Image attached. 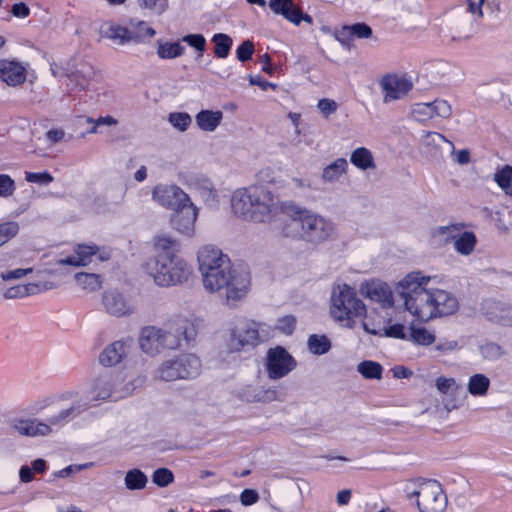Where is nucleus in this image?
<instances>
[{
	"instance_id": "nucleus-53",
	"label": "nucleus",
	"mask_w": 512,
	"mask_h": 512,
	"mask_svg": "<svg viewBox=\"0 0 512 512\" xmlns=\"http://www.w3.org/2000/svg\"><path fill=\"white\" fill-rule=\"evenodd\" d=\"M433 117H441L447 119L452 114L450 104L445 100H435L432 102Z\"/></svg>"
},
{
	"instance_id": "nucleus-35",
	"label": "nucleus",
	"mask_w": 512,
	"mask_h": 512,
	"mask_svg": "<svg viewBox=\"0 0 512 512\" xmlns=\"http://www.w3.org/2000/svg\"><path fill=\"white\" fill-rule=\"evenodd\" d=\"M76 284L88 292L99 290L102 286V279L96 273H77L75 275Z\"/></svg>"
},
{
	"instance_id": "nucleus-11",
	"label": "nucleus",
	"mask_w": 512,
	"mask_h": 512,
	"mask_svg": "<svg viewBox=\"0 0 512 512\" xmlns=\"http://www.w3.org/2000/svg\"><path fill=\"white\" fill-rule=\"evenodd\" d=\"M273 334L274 329L269 324L252 320L243 321L232 330L230 346L235 350L245 346H256L272 338Z\"/></svg>"
},
{
	"instance_id": "nucleus-31",
	"label": "nucleus",
	"mask_w": 512,
	"mask_h": 512,
	"mask_svg": "<svg viewBox=\"0 0 512 512\" xmlns=\"http://www.w3.org/2000/svg\"><path fill=\"white\" fill-rule=\"evenodd\" d=\"M490 384V379L486 375L476 373L468 378L467 391L474 397H484L489 391Z\"/></svg>"
},
{
	"instance_id": "nucleus-30",
	"label": "nucleus",
	"mask_w": 512,
	"mask_h": 512,
	"mask_svg": "<svg viewBox=\"0 0 512 512\" xmlns=\"http://www.w3.org/2000/svg\"><path fill=\"white\" fill-rule=\"evenodd\" d=\"M47 289L38 283L18 284L7 288L3 292L5 299H18L29 295H35Z\"/></svg>"
},
{
	"instance_id": "nucleus-23",
	"label": "nucleus",
	"mask_w": 512,
	"mask_h": 512,
	"mask_svg": "<svg viewBox=\"0 0 512 512\" xmlns=\"http://www.w3.org/2000/svg\"><path fill=\"white\" fill-rule=\"evenodd\" d=\"M0 79L9 86H17L26 80V67L13 60L0 61Z\"/></svg>"
},
{
	"instance_id": "nucleus-60",
	"label": "nucleus",
	"mask_w": 512,
	"mask_h": 512,
	"mask_svg": "<svg viewBox=\"0 0 512 512\" xmlns=\"http://www.w3.org/2000/svg\"><path fill=\"white\" fill-rule=\"evenodd\" d=\"M26 180L31 183H50L53 180V177L47 173H26Z\"/></svg>"
},
{
	"instance_id": "nucleus-51",
	"label": "nucleus",
	"mask_w": 512,
	"mask_h": 512,
	"mask_svg": "<svg viewBox=\"0 0 512 512\" xmlns=\"http://www.w3.org/2000/svg\"><path fill=\"white\" fill-rule=\"evenodd\" d=\"M140 7L148 9L155 15H161L168 8V0H141Z\"/></svg>"
},
{
	"instance_id": "nucleus-47",
	"label": "nucleus",
	"mask_w": 512,
	"mask_h": 512,
	"mask_svg": "<svg viewBox=\"0 0 512 512\" xmlns=\"http://www.w3.org/2000/svg\"><path fill=\"white\" fill-rule=\"evenodd\" d=\"M152 481L158 487H167L174 481V475L168 468H158L153 472Z\"/></svg>"
},
{
	"instance_id": "nucleus-37",
	"label": "nucleus",
	"mask_w": 512,
	"mask_h": 512,
	"mask_svg": "<svg viewBox=\"0 0 512 512\" xmlns=\"http://www.w3.org/2000/svg\"><path fill=\"white\" fill-rule=\"evenodd\" d=\"M185 47L179 42H164L158 45L157 54L161 59H175L184 54Z\"/></svg>"
},
{
	"instance_id": "nucleus-58",
	"label": "nucleus",
	"mask_w": 512,
	"mask_h": 512,
	"mask_svg": "<svg viewBox=\"0 0 512 512\" xmlns=\"http://www.w3.org/2000/svg\"><path fill=\"white\" fill-rule=\"evenodd\" d=\"M73 411V407L61 409L48 417L47 424H49L50 427L51 425H60L72 415Z\"/></svg>"
},
{
	"instance_id": "nucleus-33",
	"label": "nucleus",
	"mask_w": 512,
	"mask_h": 512,
	"mask_svg": "<svg viewBox=\"0 0 512 512\" xmlns=\"http://www.w3.org/2000/svg\"><path fill=\"white\" fill-rule=\"evenodd\" d=\"M348 162L345 158H337L327 165L322 172L321 178L326 183H333L347 172Z\"/></svg>"
},
{
	"instance_id": "nucleus-54",
	"label": "nucleus",
	"mask_w": 512,
	"mask_h": 512,
	"mask_svg": "<svg viewBox=\"0 0 512 512\" xmlns=\"http://www.w3.org/2000/svg\"><path fill=\"white\" fill-rule=\"evenodd\" d=\"M317 109L324 118H328L337 111L338 103L333 99L323 98L318 101Z\"/></svg>"
},
{
	"instance_id": "nucleus-27",
	"label": "nucleus",
	"mask_w": 512,
	"mask_h": 512,
	"mask_svg": "<svg viewBox=\"0 0 512 512\" xmlns=\"http://www.w3.org/2000/svg\"><path fill=\"white\" fill-rule=\"evenodd\" d=\"M95 75L94 68L87 63L80 64L75 71L68 75L67 86L71 90L86 89Z\"/></svg>"
},
{
	"instance_id": "nucleus-15",
	"label": "nucleus",
	"mask_w": 512,
	"mask_h": 512,
	"mask_svg": "<svg viewBox=\"0 0 512 512\" xmlns=\"http://www.w3.org/2000/svg\"><path fill=\"white\" fill-rule=\"evenodd\" d=\"M379 85L383 94L384 103H391L403 99L413 87V83L409 79L396 74L383 76Z\"/></svg>"
},
{
	"instance_id": "nucleus-4",
	"label": "nucleus",
	"mask_w": 512,
	"mask_h": 512,
	"mask_svg": "<svg viewBox=\"0 0 512 512\" xmlns=\"http://www.w3.org/2000/svg\"><path fill=\"white\" fill-rule=\"evenodd\" d=\"M174 333L156 326H147L141 330L139 346L141 350L151 356L163 352L165 349H174L180 345L179 337L182 336L187 342L192 341L196 336L194 325L184 318H177L173 321Z\"/></svg>"
},
{
	"instance_id": "nucleus-43",
	"label": "nucleus",
	"mask_w": 512,
	"mask_h": 512,
	"mask_svg": "<svg viewBox=\"0 0 512 512\" xmlns=\"http://www.w3.org/2000/svg\"><path fill=\"white\" fill-rule=\"evenodd\" d=\"M423 144L426 147L436 149V150L440 149L442 144H447L451 149V153H454V144L451 141H449L448 139H446L445 136H443L442 134H440L438 132H433V131L426 132L424 134Z\"/></svg>"
},
{
	"instance_id": "nucleus-12",
	"label": "nucleus",
	"mask_w": 512,
	"mask_h": 512,
	"mask_svg": "<svg viewBox=\"0 0 512 512\" xmlns=\"http://www.w3.org/2000/svg\"><path fill=\"white\" fill-rule=\"evenodd\" d=\"M99 32L102 37L110 39L119 45L129 42L141 43L152 39L156 35V31L152 27H146L145 32H135L112 21L104 22L100 26Z\"/></svg>"
},
{
	"instance_id": "nucleus-46",
	"label": "nucleus",
	"mask_w": 512,
	"mask_h": 512,
	"mask_svg": "<svg viewBox=\"0 0 512 512\" xmlns=\"http://www.w3.org/2000/svg\"><path fill=\"white\" fill-rule=\"evenodd\" d=\"M169 123L181 132L186 131L192 123V118L185 112H174L168 116Z\"/></svg>"
},
{
	"instance_id": "nucleus-63",
	"label": "nucleus",
	"mask_w": 512,
	"mask_h": 512,
	"mask_svg": "<svg viewBox=\"0 0 512 512\" xmlns=\"http://www.w3.org/2000/svg\"><path fill=\"white\" fill-rule=\"evenodd\" d=\"M258 498L257 492L251 489H245L240 495L241 503L246 506L256 503Z\"/></svg>"
},
{
	"instance_id": "nucleus-3",
	"label": "nucleus",
	"mask_w": 512,
	"mask_h": 512,
	"mask_svg": "<svg viewBox=\"0 0 512 512\" xmlns=\"http://www.w3.org/2000/svg\"><path fill=\"white\" fill-rule=\"evenodd\" d=\"M429 280L430 277L422 275L421 272H411L397 286L398 293L404 301L405 310L423 322L434 318L432 289L425 287Z\"/></svg>"
},
{
	"instance_id": "nucleus-10",
	"label": "nucleus",
	"mask_w": 512,
	"mask_h": 512,
	"mask_svg": "<svg viewBox=\"0 0 512 512\" xmlns=\"http://www.w3.org/2000/svg\"><path fill=\"white\" fill-rule=\"evenodd\" d=\"M123 377L120 373L105 372L97 376L88 390L89 402L97 404L99 401H116L130 394L134 387L127 384L121 387Z\"/></svg>"
},
{
	"instance_id": "nucleus-9",
	"label": "nucleus",
	"mask_w": 512,
	"mask_h": 512,
	"mask_svg": "<svg viewBox=\"0 0 512 512\" xmlns=\"http://www.w3.org/2000/svg\"><path fill=\"white\" fill-rule=\"evenodd\" d=\"M200 372V359L195 354L187 353L163 361L155 372V378L166 382L188 380L197 377Z\"/></svg>"
},
{
	"instance_id": "nucleus-20",
	"label": "nucleus",
	"mask_w": 512,
	"mask_h": 512,
	"mask_svg": "<svg viewBox=\"0 0 512 512\" xmlns=\"http://www.w3.org/2000/svg\"><path fill=\"white\" fill-rule=\"evenodd\" d=\"M435 387L441 395L449 397L444 401V408L447 412L460 407L462 401L457 395L461 391V386L454 378L439 376L435 380Z\"/></svg>"
},
{
	"instance_id": "nucleus-38",
	"label": "nucleus",
	"mask_w": 512,
	"mask_h": 512,
	"mask_svg": "<svg viewBox=\"0 0 512 512\" xmlns=\"http://www.w3.org/2000/svg\"><path fill=\"white\" fill-rule=\"evenodd\" d=\"M214 43V54L218 58H226L232 47V38L224 33H217L212 37Z\"/></svg>"
},
{
	"instance_id": "nucleus-16",
	"label": "nucleus",
	"mask_w": 512,
	"mask_h": 512,
	"mask_svg": "<svg viewBox=\"0 0 512 512\" xmlns=\"http://www.w3.org/2000/svg\"><path fill=\"white\" fill-rule=\"evenodd\" d=\"M174 212L170 219L173 229L184 236H194L199 209L191 201L187 207L180 208Z\"/></svg>"
},
{
	"instance_id": "nucleus-41",
	"label": "nucleus",
	"mask_w": 512,
	"mask_h": 512,
	"mask_svg": "<svg viewBox=\"0 0 512 512\" xmlns=\"http://www.w3.org/2000/svg\"><path fill=\"white\" fill-rule=\"evenodd\" d=\"M307 344L309 351L315 355L325 354L331 347V343L325 335H311Z\"/></svg>"
},
{
	"instance_id": "nucleus-57",
	"label": "nucleus",
	"mask_w": 512,
	"mask_h": 512,
	"mask_svg": "<svg viewBox=\"0 0 512 512\" xmlns=\"http://www.w3.org/2000/svg\"><path fill=\"white\" fill-rule=\"evenodd\" d=\"M254 53V43L250 40H245L242 44L237 48L236 54L237 58L241 62H246L251 59Z\"/></svg>"
},
{
	"instance_id": "nucleus-7",
	"label": "nucleus",
	"mask_w": 512,
	"mask_h": 512,
	"mask_svg": "<svg viewBox=\"0 0 512 512\" xmlns=\"http://www.w3.org/2000/svg\"><path fill=\"white\" fill-rule=\"evenodd\" d=\"M367 309L356 295L355 290L347 284L337 285L332 290L330 314L344 327L353 328L356 319H363Z\"/></svg>"
},
{
	"instance_id": "nucleus-17",
	"label": "nucleus",
	"mask_w": 512,
	"mask_h": 512,
	"mask_svg": "<svg viewBox=\"0 0 512 512\" xmlns=\"http://www.w3.org/2000/svg\"><path fill=\"white\" fill-rule=\"evenodd\" d=\"M97 256L100 261L109 259L106 253H100V248L95 245L78 244L74 248V253L58 261L60 265H71L74 267L86 266L92 262L93 257Z\"/></svg>"
},
{
	"instance_id": "nucleus-44",
	"label": "nucleus",
	"mask_w": 512,
	"mask_h": 512,
	"mask_svg": "<svg viewBox=\"0 0 512 512\" xmlns=\"http://www.w3.org/2000/svg\"><path fill=\"white\" fill-rule=\"evenodd\" d=\"M411 115L418 122H425L434 118L432 102L413 104L411 106Z\"/></svg>"
},
{
	"instance_id": "nucleus-56",
	"label": "nucleus",
	"mask_w": 512,
	"mask_h": 512,
	"mask_svg": "<svg viewBox=\"0 0 512 512\" xmlns=\"http://www.w3.org/2000/svg\"><path fill=\"white\" fill-rule=\"evenodd\" d=\"M296 326V319L292 315H286L278 319L276 329L280 332L290 335L293 333Z\"/></svg>"
},
{
	"instance_id": "nucleus-8",
	"label": "nucleus",
	"mask_w": 512,
	"mask_h": 512,
	"mask_svg": "<svg viewBox=\"0 0 512 512\" xmlns=\"http://www.w3.org/2000/svg\"><path fill=\"white\" fill-rule=\"evenodd\" d=\"M405 490L408 499L417 498V507L420 512H444L446 510L447 496L437 480L410 481Z\"/></svg>"
},
{
	"instance_id": "nucleus-25",
	"label": "nucleus",
	"mask_w": 512,
	"mask_h": 512,
	"mask_svg": "<svg viewBox=\"0 0 512 512\" xmlns=\"http://www.w3.org/2000/svg\"><path fill=\"white\" fill-rule=\"evenodd\" d=\"M457 230L455 225L442 226L437 229V232L441 235H447L448 237L454 238V247L457 252L462 255H469L475 247L476 237L472 232H464L456 237L452 232Z\"/></svg>"
},
{
	"instance_id": "nucleus-14",
	"label": "nucleus",
	"mask_w": 512,
	"mask_h": 512,
	"mask_svg": "<svg viewBox=\"0 0 512 512\" xmlns=\"http://www.w3.org/2000/svg\"><path fill=\"white\" fill-rule=\"evenodd\" d=\"M265 367L268 377L277 380L288 375L296 367V361L285 348L277 346L268 350Z\"/></svg>"
},
{
	"instance_id": "nucleus-59",
	"label": "nucleus",
	"mask_w": 512,
	"mask_h": 512,
	"mask_svg": "<svg viewBox=\"0 0 512 512\" xmlns=\"http://www.w3.org/2000/svg\"><path fill=\"white\" fill-rule=\"evenodd\" d=\"M32 271H33L32 268H25V269L18 268V269H15L13 271H8V272L2 273L0 277L4 281H9V280H13V279H20V278H23L26 275L32 273Z\"/></svg>"
},
{
	"instance_id": "nucleus-34",
	"label": "nucleus",
	"mask_w": 512,
	"mask_h": 512,
	"mask_svg": "<svg viewBox=\"0 0 512 512\" xmlns=\"http://www.w3.org/2000/svg\"><path fill=\"white\" fill-rule=\"evenodd\" d=\"M194 188L199 193L201 198L206 203H213L217 201V191L213 183L205 177H200L193 183Z\"/></svg>"
},
{
	"instance_id": "nucleus-28",
	"label": "nucleus",
	"mask_w": 512,
	"mask_h": 512,
	"mask_svg": "<svg viewBox=\"0 0 512 512\" xmlns=\"http://www.w3.org/2000/svg\"><path fill=\"white\" fill-rule=\"evenodd\" d=\"M126 354L125 344L122 341H115L107 346L99 356V362L103 366L118 364Z\"/></svg>"
},
{
	"instance_id": "nucleus-52",
	"label": "nucleus",
	"mask_w": 512,
	"mask_h": 512,
	"mask_svg": "<svg viewBox=\"0 0 512 512\" xmlns=\"http://www.w3.org/2000/svg\"><path fill=\"white\" fill-rule=\"evenodd\" d=\"M15 190L14 180L7 174H0V197L8 198L14 194Z\"/></svg>"
},
{
	"instance_id": "nucleus-26",
	"label": "nucleus",
	"mask_w": 512,
	"mask_h": 512,
	"mask_svg": "<svg viewBox=\"0 0 512 512\" xmlns=\"http://www.w3.org/2000/svg\"><path fill=\"white\" fill-rule=\"evenodd\" d=\"M371 36L372 29L365 23L345 25L336 34L337 40L345 46H350L356 39H368Z\"/></svg>"
},
{
	"instance_id": "nucleus-61",
	"label": "nucleus",
	"mask_w": 512,
	"mask_h": 512,
	"mask_svg": "<svg viewBox=\"0 0 512 512\" xmlns=\"http://www.w3.org/2000/svg\"><path fill=\"white\" fill-rule=\"evenodd\" d=\"M385 335L388 337L404 339L405 327L402 324H394L385 329Z\"/></svg>"
},
{
	"instance_id": "nucleus-5",
	"label": "nucleus",
	"mask_w": 512,
	"mask_h": 512,
	"mask_svg": "<svg viewBox=\"0 0 512 512\" xmlns=\"http://www.w3.org/2000/svg\"><path fill=\"white\" fill-rule=\"evenodd\" d=\"M145 271L160 287H171L186 283L191 277V266L174 253L157 254L145 264Z\"/></svg>"
},
{
	"instance_id": "nucleus-64",
	"label": "nucleus",
	"mask_w": 512,
	"mask_h": 512,
	"mask_svg": "<svg viewBox=\"0 0 512 512\" xmlns=\"http://www.w3.org/2000/svg\"><path fill=\"white\" fill-rule=\"evenodd\" d=\"M11 13L17 18H26L30 14V9L25 3L20 2L12 6Z\"/></svg>"
},
{
	"instance_id": "nucleus-48",
	"label": "nucleus",
	"mask_w": 512,
	"mask_h": 512,
	"mask_svg": "<svg viewBox=\"0 0 512 512\" xmlns=\"http://www.w3.org/2000/svg\"><path fill=\"white\" fill-rule=\"evenodd\" d=\"M481 355L488 361L498 360L503 354L504 351L500 345L496 343H485L480 347Z\"/></svg>"
},
{
	"instance_id": "nucleus-62",
	"label": "nucleus",
	"mask_w": 512,
	"mask_h": 512,
	"mask_svg": "<svg viewBox=\"0 0 512 512\" xmlns=\"http://www.w3.org/2000/svg\"><path fill=\"white\" fill-rule=\"evenodd\" d=\"M66 133L62 128L51 129L46 132V138L51 144L65 140Z\"/></svg>"
},
{
	"instance_id": "nucleus-39",
	"label": "nucleus",
	"mask_w": 512,
	"mask_h": 512,
	"mask_svg": "<svg viewBox=\"0 0 512 512\" xmlns=\"http://www.w3.org/2000/svg\"><path fill=\"white\" fill-rule=\"evenodd\" d=\"M494 181L505 192L512 196V166L505 165L494 174Z\"/></svg>"
},
{
	"instance_id": "nucleus-6",
	"label": "nucleus",
	"mask_w": 512,
	"mask_h": 512,
	"mask_svg": "<svg viewBox=\"0 0 512 512\" xmlns=\"http://www.w3.org/2000/svg\"><path fill=\"white\" fill-rule=\"evenodd\" d=\"M283 209L293 223L298 222L301 225V235L305 240L319 243L333 236L334 224L323 216L303 209L291 201L284 202Z\"/></svg>"
},
{
	"instance_id": "nucleus-45",
	"label": "nucleus",
	"mask_w": 512,
	"mask_h": 512,
	"mask_svg": "<svg viewBox=\"0 0 512 512\" xmlns=\"http://www.w3.org/2000/svg\"><path fill=\"white\" fill-rule=\"evenodd\" d=\"M20 227L17 222L7 221L0 223V247L9 242L19 233Z\"/></svg>"
},
{
	"instance_id": "nucleus-55",
	"label": "nucleus",
	"mask_w": 512,
	"mask_h": 512,
	"mask_svg": "<svg viewBox=\"0 0 512 512\" xmlns=\"http://www.w3.org/2000/svg\"><path fill=\"white\" fill-rule=\"evenodd\" d=\"M182 41L195 48L200 53L205 51L206 39L202 34H188L182 38Z\"/></svg>"
},
{
	"instance_id": "nucleus-1",
	"label": "nucleus",
	"mask_w": 512,
	"mask_h": 512,
	"mask_svg": "<svg viewBox=\"0 0 512 512\" xmlns=\"http://www.w3.org/2000/svg\"><path fill=\"white\" fill-rule=\"evenodd\" d=\"M231 209L235 216L255 222L269 223L279 213L285 214L283 203L265 185L255 184L236 189L231 195Z\"/></svg>"
},
{
	"instance_id": "nucleus-50",
	"label": "nucleus",
	"mask_w": 512,
	"mask_h": 512,
	"mask_svg": "<svg viewBox=\"0 0 512 512\" xmlns=\"http://www.w3.org/2000/svg\"><path fill=\"white\" fill-rule=\"evenodd\" d=\"M52 432L49 424L37 419H29V437L46 436Z\"/></svg>"
},
{
	"instance_id": "nucleus-32",
	"label": "nucleus",
	"mask_w": 512,
	"mask_h": 512,
	"mask_svg": "<svg viewBox=\"0 0 512 512\" xmlns=\"http://www.w3.org/2000/svg\"><path fill=\"white\" fill-rule=\"evenodd\" d=\"M350 162L363 171L376 168L373 154L366 147L356 148L350 155Z\"/></svg>"
},
{
	"instance_id": "nucleus-18",
	"label": "nucleus",
	"mask_w": 512,
	"mask_h": 512,
	"mask_svg": "<svg viewBox=\"0 0 512 512\" xmlns=\"http://www.w3.org/2000/svg\"><path fill=\"white\" fill-rule=\"evenodd\" d=\"M197 259L201 275L210 271H216L224 265L231 263L227 255L223 254L220 249L210 245L204 246L198 251Z\"/></svg>"
},
{
	"instance_id": "nucleus-40",
	"label": "nucleus",
	"mask_w": 512,
	"mask_h": 512,
	"mask_svg": "<svg viewBox=\"0 0 512 512\" xmlns=\"http://www.w3.org/2000/svg\"><path fill=\"white\" fill-rule=\"evenodd\" d=\"M147 481V476L139 469L129 470L124 478L125 486L129 490L143 489Z\"/></svg>"
},
{
	"instance_id": "nucleus-13",
	"label": "nucleus",
	"mask_w": 512,
	"mask_h": 512,
	"mask_svg": "<svg viewBox=\"0 0 512 512\" xmlns=\"http://www.w3.org/2000/svg\"><path fill=\"white\" fill-rule=\"evenodd\" d=\"M152 199L168 210H179L191 202L189 195L175 184H157L152 190Z\"/></svg>"
},
{
	"instance_id": "nucleus-29",
	"label": "nucleus",
	"mask_w": 512,
	"mask_h": 512,
	"mask_svg": "<svg viewBox=\"0 0 512 512\" xmlns=\"http://www.w3.org/2000/svg\"><path fill=\"white\" fill-rule=\"evenodd\" d=\"M223 113L219 110H202L196 114L195 120L202 131L213 132L221 124Z\"/></svg>"
},
{
	"instance_id": "nucleus-24",
	"label": "nucleus",
	"mask_w": 512,
	"mask_h": 512,
	"mask_svg": "<svg viewBox=\"0 0 512 512\" xmlns=\"http://www.w3.org/2000/svg\"><path fill=\"white\" fill-rule=\"evenodd\" d=\"M432 304H434V318L451 315L458 309L457 299L442 289H432Z\"/></svg>"
},
{
	"instance_id": "nucleus-19",
	"label": "nucleus",
	"mask_w": 512,
	"mask_h": 512,
	"mask_svg": "<svg viewBox=\"0 0 512 512\" xmlns=\"http://www.w3.org/2000/svg\"><path fill=\"white\" fill-rule=\"evenodd\" d=\"M361 294L373 302L380 304L382 308H391L394 305L393 291L390 286L382 281H370L361 286Z\"/></svg>"
},
{
	"instance_id": "nucleus-36",
	"label": "nucleus",
	"mask_w": 512,
	"mask_h": 512,
	"mask_svg": "<svg viewBox=\"0 0 512 512\" xmlns=\"http://www.w3.org/2000/svg\"><path fill=\"white\" fill-rule=\"evenodd\" d=\"M357 371L365 379L380 380L382 378L383 367L378 362L365 360L358 364Z\"/></svg>"
},
{
	"instance_id": "nucleus-21",
	"label": "nucleus",
	"mask_w": 512,
	"mask_h": 512,
	"mask_svg": "<svg viewBox=\"0 0 512 512\" xmlns=\"http://www.w3.org/2000/svg\"><path fill=\"white\" fill-rule=\"evenodd\" d=\"M102 302L107 313L121 317L133 312V307L129 300L118 291H106L103 294Z\"/></svg>"
},
{
	"instance_id": "nucleus-49",
	"label": "nucleus",
	"mask_w": 512,
	"mask_h": 512,
	"mask_svg": "<svg viewBox=\"0 0 512 512\" xmlns=\"http://www.w3.org/2000/svg\"><path fill=\"white\" fill-rule=\"evenodd\" d=\"M411 337L413 341L420 345H430L435 341V336L426 328H412Z\"/></svg>"
},
{
	"instance_id": "nucleus-22",
	"label": "nucleus",
	"mask_w": 512,
	"mask_h": 512,
	"mask_svg": "<svg viewBox=\"0 0 512 512\" xmlns=\"http://www.w3.org/2000/svg\"><path fill=\"white\" fill-rule=\"evenodd\" d=\"M270 9L275 13L282 15L288 21L298 25L302 20L311 22L309 15H303L301 10L295 6L293 0H270Z\"/></svg>"
},
{
	"instance_id": "nucleus-42",
	"label": "nucleus",
	"mask_w": 512,
	"mask_h": 512,
	"mask_svg": "<svg viewBox=\"0 0 512 512\" xmlns=\"http://www.w3.org/2000/svg\"><path fill=\"white\" fill-rule=\"evenodd\" d=\"M153 245L156 251L161 252L160 254L174 253L173 251L178 247V242L169 235L160 234L153 238Z\"/></svg>"
},
{
	"instance_id": "nucleus-2",
	"label": "nucleus",
	"mask_w": 512,
	"mask_h": 512,
	"mask_svg": "<svg viewBox=\"0 0 512 512\" xmlns=\"http://www.w3.org/2000/svg\"><path fill=\"white\" fill-rule=\"evenodd\" d=\"M202 282L207 291L221 293L230 305L247 296L251 288V275L246 268L234 267L229 263L221 269L203 274Z\"/></svg>"
}]
</instances>
